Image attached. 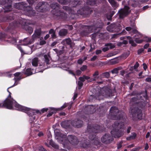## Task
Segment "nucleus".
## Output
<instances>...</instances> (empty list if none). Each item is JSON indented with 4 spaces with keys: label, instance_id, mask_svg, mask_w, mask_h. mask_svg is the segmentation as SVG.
Returning <instances> with one entry per match:
<instances>
[{
    "label": "nucleus",
    "instance_id": "1",
    "mask_svg": "<svg viewBox=\"0 0 151 151\" xmlns=\"http://www.w3.org/2000/svg\"><path fill=\"white\" fill-rule=\"evenodd\" d=\"M14 79L15 80V83L12 86L9 87L7 89V91L9 93V96L4 101V103L0 101V107H5L8 109H15L24 112L29 116V122L30 123H32L34 120L35 119L36 114H40V111L38 110L32 109L19 105L11 98L10 96L11 93L9 91L8 89L17 85V81L19 80V79L16 78H14Z\"/></svg>",
    "mask_w": 151,
    "mask_h": 151
},
{
    "label": "nucleus",
    "instance_id": "2",
    "mask_svg": "<svg viewBox=\"0 0 151 151\" xmlns=\"http://www.w3.org/2000/svg\"><path fill=\"white\" fill-rule=\"evenodd\" d=\"M54 133L55 138L58 142L63 145L64 147L66 148L69 143L73 145H75L78 142V139L75 136L69 135L67 140L66 135L63 134L62 132L60 130L55 129L54 131Z\"/></svg>",
    "mask_w": 151,
    "mask_h": 151
},
{
    "label": "nucleus",
    "instance_id": "3",
    "mask_svg": "<svg viewBox=\"0 0 151 151\" xmlns=\"http://www.w3.org/2000/svg\"><path fill=\"white\" fill-rule=\"evenodd\" d=\"M30 24L29 21L24 19L21 18L19 19L18 21H14L9 24V26L6 29V31L7 32H11V30L18 27H20L28 31L30 33H31L33 32V29L32 27L27 25Z\"/></svg>",
    "mask_w": 151,
    "mask_h": 151
},
{
    "label": "nucleus",
    "instance_id": "4",
    "mask_svg": "<svg viewBox=\"0 0 151 151\" xmlns=\"http://www.w3.org/2000/svg\"><path fill=\"white\" fill-rule=\"evenodd\" d=\"M124 123L118 121L115 122L112 125V130L111 133L115 138H119L123 135L124 129Z\"/></svg>",
    "mask_w": 151,
    "mask_h": 151
},
{
    "label": "nucleus",
    "instance_id": "5",
    "mask_svg": "<svg viewBox=\"0 0 151 151\" xmlns=\"http://www.w3.org/2000/svg\"><path fill=\"white\" fill-rule=\"evenodd\" d=\"M63 9L68 11V12L71 15H73L75 16L74 17H72V18H76V16L77 14H79L81 15H87L91 13L92 10L88 6H86L82 8L81 9L77 10L76 12V10H74V9L73 10L69 7L66 6H63Z\"/></svg>",
    "mask_w": 151,
    "mask_h": 151
},
{
    "label": "nucleus",
    "instance_id": "6",
    "mask_svg": "<svg viewBox=\"0 0 151 151\" xmlns=\"http://www.w3.org/2000/svg\"><path fill=\"white\" fill-rule=\"evenodd\" d=\"M50 7L53 9L52 11L53 17L57 19H64L67 17V14L61 11L58 4L56 3H52Z\"/></svg>",
    "mask_w": 151,
    "mask_h": 151
},
{
    "label": "nucleus",
    "instance_id": "7",
    "mask_svg": "<svg viewBox=\"0 0 151 151\" xmlns=\"http://www.w3.org/2000/svg\"><path fill=\"white\" fill-rule=\"evenodd\" d=\"M136 27L134 24L132 25V27H127L125 28L126 30L129 31L132 30V32L134 35L133 38L135 39V41L137 43H141L143 41V40L139 39L140 38L143 37V35L140 32H138L136 29Z\"/></svg>",
    "mask_w": 151,
    "mask_h": 151
},
{
    "label": "nucleus",
    "instance_id": "8",
    "mask_svg": "<svg viewBox=\"0 0 151 151\" xmlns=\"http://www.w3.org/2000/svg\"><path fill=\"white\" fill-rule=\"evenodd\" d=\"M101 129V127L100 126L96 125L94 127L88 126L86 131L89 133L88 138L91 140H93L96 138V135L94 133L100 132Z\"/></svg>",
    "mask_w": 151,
    "mask_h": 151
},
{
    "label": "nucleus",
    "instance_id": "9",
    "mask_svg": "<svg viewBox=\"0 0 151 151\" xmlns=\"http://www.w3.org/2000/svg\"><path fill=\"white\" fill-rule=\"evenodd\" d=\"M111 115L112 116L111 118L114 120L121 119L123 118L124 113L122 111H119L117 107L114 106L111 107L110 110Z\"/></svg>",
    "mask_w": 151,
    "mask_h": 151
},
{
    "label": "nucleus",
    "instance_id": "10",
    "mask_svg": "<svg viewBox=\"0 0 151 151\" xmlns=\"http://www.w3.org/2000/svg\"><path fill=\"white\" fill-rule=\"evenodd\" d=\"M102 23L101 21H100V22H97L95 25L92 26H85L84 27L86 29L81 32V34L83 36H86L90 32H92L94 29H96V28H101L102 25Z\"/></svg>",
    "mask_w": 151,
    "mask_h": 151
},
{
    "label": "nucleus",
    "instance_id": "11",
    "mask_svg": "<svg viewBox=\"0 0 151 151\" xmlns=\"http://www.w3.org/2000/svg\"><path fill=\"white\" fill-rule=\"evenodd\" d=\"M111 92V90L110 89H108L105 90L104 88L101 89L99 93L96 94V99L101 100L103 99L104 97H107L112 96Z\"/></svg>",
    "mask_w": 151,
    "mask_h": 151
},
{
    "label": "nucleus",
    "instance_id": "12",
    "mask_svg": "<svg viewBox=\"0 0 151 151\" xmlns=\"http://www.w3.org/2000/svg\"><path fill=\"white\" fill-rule=\"evenodd\" d=\"M13 0H0V5L4 10V12L10 11L12 9V3Z\"/></svg>",
    "mask_w": 151,
    "mask_h": 151
},
{
    "label": "nucleus",
    "instance_id": "13",
    "mask_svg": "<svg viewBox=\"0 0 151 151\" xmlns=\"http://www.w3.org/2000/svg\"><path fill=\"white\" fill-rule=\"evenodd\" d=\"M50 7V5L45 2H39L36 7V9L38 12H44L47 11Z\"/></svg>",
    "mask_w": 151,
    "mask_h": 151
},
{
    "label": "nucleus",
    "instance_id": "14",
    "mask_svg": "<svg viewBox=\"0 0 151 151\" xmlns=\"http://www.w3.org/2000/svg\"><path fill=\"white\" fill-rule=\"evenodd\" d=\"M122 29V27L119 23H112L107 27L108 31L112 32L119 31Z\"/></svg>",
    "mask_w": 151,
    "mask_h": 151
},
{
    "label": "nucleus",
    "instance_id": "15",
    "mask_svg": "<svg viewBox=\"0 0 151 151\" xmlns=\"http://www.w3.org/2000/svg\"><path fill=\"white\" fill-rule=\"evenodd\" d=\"M130 12L129 7L126 6H124L123 9H122L119 11L118 13L119 14V17L122 18L128 15Z\"/></svg>",
    "mask_w": 151,
    "mask_h": 151
},
{
    "label": "nucleus",
    "instance_id": "16",
    "mask_svg": "<svg viewBox=\"0 0 151 151\" xmlns=\"http://www.w3.org/2000/svg\"><path fill=\"white\" fill-rule=\"evenodd\" d=\"M44 58H45V62H40L39 64L40 66L44 67V68L45 69L48 68V65L50 64V58L48 54L45 55H44Z\"/></svg>",
    "mask_w": 151,
    "mask_h": 151
},
{
    "label": "nucleus",
    "instance_id": "17",
    "mask_svg": "<svg viewBox=\"0 0 151 151\" xmlns=\"http://www.w3.org/2000/svg\"><path fill=\"white\" fill-rule=\"evenodd\" d=\"M113 140V138L108 134H105L101 138V142L106 144L110 143Z\"/></svg>",
    "mask_w": 151,
    "mask_h": 151
},
{
    "label": "nucleus",
    "instance_id": "18",
    "mask_svg": "<svg viewBox=\"0 0 151 151\" xmlns=\"http://www.w3.org/2000/svg\"><path fill=\"white\" fill-rule=\"evenodd\" d=\"M148 0H129L128 1V4L133 7H135L137 5L147 1Z\"/></svg>",
    "mask_w": 151,
    "mask_h": 151
},
{
    "label": "nucleus",
    "instance_id": "19",
    "mask_svg": "<svg viewBox=\"0 0 151 151\" xmlns=\"http://www.w3.org/2000/svg\"><path fill=\"white\" fill-rule=\"evenodd\" d=\"M14 7L16 9L23 10H24L25 8H27V4L24 2L16 3L14 4Z\"/></svg>",
    "mask_w": 151,
    "mask_h": 151
},
{
    "label": "nucleus",
    "instance_id": "20",
    "mask_svg": "<svg viewBox=\"0 0 151 151\" xmlns=\"http://www.w3.org/2000/svg\"><path fill=\"white\" fill-rule=\"evenodd\" d=\"M72 125L74 127L79 128L81 127L83 124V122L78 119H75L71 122Z\"/></svg>",
    "mask_w": 151,
    "mask_h": 151
},
{
    "label": "nucleus",
    "instance_id": "21",
    "mask_svg": "<svg viewBox=\"0 0 151 151\" xmlns=\"http://www.w3.org/2000/svg\"><path fill=\"white\" fill-rule=\"evenodd\" d=\"M32 40L29 38H27L23 40H20L19 41V44L21 45H26L32 43Z\"/></svg>",
    "mask_w": 151,
    "mask_h": 151
},
{
    "label": "nucleus",
    "instance_id": "22",
    "mask_svg": "<svg viewBox=\"0 0 151 151\" xmlns=\"http://www.w3.org/2000/svg\"><path fill=\"white\" fill-rule=\"evenodd\" d=\"M6 42L7 43H10L13 44H16L17 43V40L14 38H9L7 40L6 38L4 39L3 38H0V43L3 42Z\"/></svg>",
    "mask_w": 151,
    "mask_h": 151
},
{
    "label": "nucleus",
    "instance_id": "23",
    "mask_svg": "<svg viewBox=\"0 0 151 151\" xmlns=\"http://www.w3.org/2000/svg\"><path fill=\"white\" fill-rule=\"evenodd\" d=\"M60 108H50L49 109H50V111H49V113L47 115V116H50L54 113H55L56 111L60 110Z\"/></svg>",
    "mask_w": 151,
    "mask_h": 151
},
{
    "label": "nucleus",
    "instance_id": "24",
    "mask_svg": "<svg viewBox=\"0 0 151 151\" xmlns=\"http://www.w3.org/2000/svg\"><path fill=\"white\" fill-rule=\"evenodd\" d=\"M36 72L34 71V70L33 69H31L30 68L27 69L25 73V74L28 76H30L33 73H35Z\"/></svg>",
    "mask_w": 151,
    "mask_h": 151
},
{
    "label": "nucleus",
    "instance_id": "25",
    "mask_svg": "<svg viewBox=\"0 0 151 151\" xmlns=\"http://www.w3.org/2000/svg\"><path fill=\"white\" fill-rule=\"evenodd\" d=\"M108 1L112 6L114 8V9L119 6L118 4L116 3L114 0H108Z\"/></svg>",
    "mask_w": 151,
    "mask_h": 151
},
{
    "label": "nucleus",
    "instance_id": "26",
    "mask_svg": "<svg viewBox=\"0 0 151 151\" xmlns=\"http://www.w3.org/2000/svg\"><path fill=\"white\" fill-rule=\"evenodd\" d=\"M67 30L64 29H61L59 32V35L61 37L65 36L67 33Z\"/></svg>",
    "mask_w": 151,
    "mask_h": 151
},
{
    "label": "nucleus",
    "instance_id": "27",
    "mask_svg": "<svg viewBox=\"0 0 151 151\" xmlns=\"http://www.w3.org/2000/svg\"><path fill=\"white\" fill-rule=\"evenodd\" d=\"M137 134L134 132H132L131 133V134L129 137H127L126 139L127 140H131L134 139L136 137Z\"/></svg>",
    "mask_w": 151,
    "mask_h": 151
},
{
    "label": "nucleus",
    "instance_id": "28",
    "mask_svg": "<svg viewBox=\"0 0 151 151\" xmlns=\"http://www.w3.org/2000/svg\"><path fill=\"white\" fill-rule=\"evenodd\" d=\"M39 61L38 58L36 57L34 58L32 60V65L35 67L37 66Z\"/></svg>",
    "mask_w": 151,
    "mask_h": 151
},
{
    "label": "nucleus",
    "instance_id": "29",
    "mask_svg": "<svg viewBox=\"0 0 151 151\" xmlns=\"http://www.w3.org/2000/svg\"><path fill=\"white\" fill-rule=\"evenodd\" d=\"M135 114L137 115V117L139 119H142V114L141 110L137 109L136 112H135Z\"/></svg>",
    "mask_w": 151,
    "mask_h": 151
},
{
    "label": "nucleus",
    "instance_id": "30",
    "mask_svg": "<svg viewBox=\"0 0 151 151\" xmlns=\"http://www.w3.org/2000/svg\"><path fill=\"white\" fill-rule=\"evenodd\" d=\"M129 40V42L132 46H136V44L134 42V40H132V37L130 36H127L126 37Z\"/></svg>",
    "mask_w": 151,
    "mask_h": 151
},
{
    "label": "nucleus",
    "instance_id": "31",
    "mask_svg": "<svg viewBox=\"0 0 151 151\" xmlns=\"http://www.w3.org/2000/svg\"><path fill=\"white\" fill-rule=\"evenodd\" d=\"M139 101L138 99L136 97H134L132 98L131 99L130 102V104H134L135 105L138 103Z\"/></svg>",
    "mask_w": 151,
    "mask_h": 151
},
{
    "label": "nucleus",
    "instance_id": "32",
    "mask_svg": "<svg viewBox=\"0 0 151 151\" xmlns=\"http://www.w3.org/2000/svg\"><path fill=\"white\" fill-rule=\"evenodd\" d=\"M40 31L39 30H36L35 34L32 35V37L33 38H39L40 35Z\"/></svg>",
    "mask_w": 151,
    "mask_h": 151
},
{
    "label": "nucleus",
    "instance_id": "33",
    "mask_svg": "<svg viewBox=\"0 0 151 151\" xmlns=\"http://www.w3.org/2000/svg\"><path fill=\"white\" fill-rule=\"evenodd\" d=\"M71 41L70 39L67 38L63 40L61 42V43L63 45L67 44L68 45H70L71 44Z\"/></svg>",
    "mask_w": 151,
    "mask_h": 151
},
{
    "label": "nucleus",
    "instance_id": "34",
    "mask_svg": "<svg viewBox=\"0 0 151 151\" xmlns=\"http://www.w3.org/2000/svg\"><path fill=\"white\" fill-rule=\"evenodd\" d=\"M72 105V103H70V104H65L64 105L61 106V108L60 109V110L63 109L65 108L67 106H68V110H70L71 107Z\"/></svg>",
    "mask_w": 151,
    "mask_h": 151
},
{
    "label": "nucleus",
    "instance_id": "35",
    "mask_svg": "<svg viewBox=\"0 0 151 151\" xmlns=\"http://www.w3.org/2000/svg\"><path fill=\"white\" fill-rule=\"evenodd\" d=\"M35 133V135H33L34 134H32V136L34 137H36L37 135L39 137H41L43 135V133L42 132H39L38 130H36Z\"/></svg>",
    "mask_w": 151,
    "mask_h": 151
},
{
    "label": "nucleus",
    "instance_id": "36",
    "mask_svg": "<svg viewBox=\"0 0 151 151\" xmlns=\"http://www.w3.org/2000/svg\"><path fill=\"white\" fill-rule=\"evenodd\" d=\"M99 74V72L98 71H96L95 72L93 75V80L95 81L99 78L98 76Z\"/></svg>",
    "mask_w": 151,
    "mask_h": 151
},
{
    "label": "nucleus",
    "instance_id": "37",
    "mask_svg": "<svg viewBox=\"0 0 151 151\" xmlns=\"http://www.w3.org/2000/svg\"><path fill=\"white\" fill-rule=\"evenodd\" d=\"M49 143L50 145L52 147L56 149H58V146L55 143L52 141L50 140Z\"/></svg>",
    "mask_w": 151,
    "mask_h": 151
},
{
    "label": "nucleus",
    "instance_id": "38",
    "mask_svg": "<svg viewBox=\"0 0 151 151\" xmlns=\"http://www.w3.org/2000/svg\"><path fill=\"white\" fill-rule=\"evenodd\" d=\"M68 122L67 121H64L62 122L61 123V126L64 128H66L68 127V125L67 124Z\"/></svg>",
    "mask_w": 151,
    "mask_h": 151
},
{
    "label": "nucleus",
    "instance_id": "39",
    "mask_svg": "<svg viewBox=\"0 0 151 151\" xmlns=\"http://www.w3.org/2000/svg\"><path fill=\"white\" fill-rule=\"evenodd\" d=\"M89 78V77L88 76H83L82 77H81L79 78L80 81L82 82H84L86 80H88Z\"/></svg>",
    "mask_w": 151,
    "mask_h": 151
},
{
    "label": "nucleus",
    "instance_id": "40",
    "mask_svg": "<svg viewBox=\"0 0 151 151\" xmlns=\"http://www.w3.org/2000/svg\"><path fill=\"white\" fill-rule=\"evenodd\" d=\"M26 14L28 16H31L34 15H35V12L32 10H30L29 11H27Z\"/></svg>",
    "mask_w": 151,
    "mask_h": 151
},
{
    "label": "nucleus",
    "instance_id": "41",
    "mask_svg": "<svg viewBox=\"0 0 151 151\" xmlns=\"http://www.w3.org/2000/svg\"><path fill=\"white\" fill-rule=\"evenodd\" d=\"M105 47H109L110 49H113L115 47L114 45L112 43H108L105 44Z\"/></svg>",
    "mask_w": 151,
    "mask_h": 151
},
{
    "label": "nucleus",
    "instance_id": "42",
    "mask_svg": "<svg viewBox=\"0 0 151 151\" xmlns=\"http://www.w3.org/2000/svg\"><path fill=\"white\" fill-rule=\"evenodd\" d=\"M96 0H89L87 2V4L91 5H93L96 4Z\"/></svg>",
    "mask_w": 151,
    "mask_h": 151
},
{
    "label": "nucleus",
    "instance_id": "43",
    "mask_svg": "<svg viewBox=\"0 0 151 151\" xmlns=\"http://www.w3.org/2000/svg\"><path fill=\"white\" fill-rule=\"evenodd\" d=\"M34 47V45H32L30 47H28V49H29L30 51L29 52H26L24 53L27 54H30L32 53V49Z\"/></svg>",
    "mask_w": 151,
    "mask_h": 151
},
{
    "label": "nucleus",
    "instance_id": "44",
    "mask_svg": "<svg viewBox=\"0 0 151 151\" xmlns=\"http://www.w3.org/2000/svg\"><path fill=\"white\" fill-rule=\"evenodd\" d=\"M58 2L62 4H66L69 1V0H58Z\"/></svg>",
    "mask_w": 151,
    "mask_h": 151
},
{
    "label": "nucleus",
    "instance_id": "45",
    "mask_svg": "<svg viewBox=\"0 0 151 151\" xmlns=\"http://www.w3.org/2000/svg\"><path fill=\"white\" fill-rule=\"evenodd\" d=\"M68 66L65 64H63L61 65V68L64 70H67L68 69Z\"/></svg>",
    "mask_w": 151,
    "mask_h": 151
},
{
    "label": "nucleus",
    "instance_id": "46",
    "mask_svg": "<svg viewBox=\"0 0 151 151\" xmlns=\"http://www.w3.org/2000/svg\"><path fill=\"white\" fill-rule=\"evenodd\" d=\"M102 76L108 78L109 76V73L107 72L104 73L102 74Z\"/></svg>",
    "mask_w": 151,
    "mask_h": 151
},
{
    "label": "nucleus",
    "instance_id": "47",
    "mask_svg": "<svg viewBox=\"0 0 151 151\" xmlns=\"http://www.w3.org/2000/svg\"><path fill=\"white\" fill-rule=\"evenodd\" d=\"M78 84L79 86V87L78 88V89H81V87L83 85V82L81 81H79L78 82Z\"/></svg>",
    "mask_w": 151,
    "mask_h": 151
},
{
    "label": "nucleus",
    "instance_id": "48",
    "mask_svg": "<svg viewBox=\"0 0 151 151\" xmlns=\"http://www.w3.org/2000/svg\"><path fill=\"white\" fill-rule=\"evenodd\" d=\"M119 34H114V35H111V38H116L117 37H119Z\"/></svg>",
    "mask_w": 151,
    "mask_h": 151
},
{
    "label": "nucleus",
    "instance_id": "49",
    "mask_svg": "<svg viewBox=\"0 0 151 151\" xmlns=\"http://www.w3.org/2000/svg\"><path fill=\"white\" fill-rule=\"evenodd\" d=\"M111 72L112 74H117L118 71L116 68H115L111 71Z\"/></svg>",
    "mask_w": 151,
    "mask_h": 151
},
{
    "label": "nucleus",
    "instance_id": "50",
    "mask_svg": "<svg viewBox=\"0 0 151 151\" xmlns=\"http://www.w3.org/2000/svg\"><path fill=\"white\" fill-rule=\"evenodd\" d=\"M87 68V66L86 65H83L80 68L81 70L82 71L85 70Z\"/></svg>",
    "mask_w": 151,
    "mask_h": 151
},
{
    "label": "nucleus",
    "instance_id": "51",
    "mask_svg": "<svg viewBox=\"0 0 151 151\" xmlns=\"http://www.w3.org/2000/svg\"><path fill=\"white\" fill-rule=\"evenodd\" d=\"M129 52L124 53L123 54V57L125 58H127L129 55Z\"/></svg>",
    "mask_w": 151,
    "mask_h": 151
},
{
    "label": "nucleus",
    "instance_id": "52",
    "mask_svg": "<svg viewBox=\"0 0 151 151\" xmlns=\"http://www.w3.org/2000/svg\"><path fill=\"white\" fill-rule=\"evenodd\" d=\"M72 3H74V4H73V7H75V6H77L78 4H79V3L78 2V1H73L72 2Z\"/></svg>",
    "mask_w": 151,
    "mask_h": 151
},
{
    "label": "nucleus",
    "instance_id": "53",
    "mask_svg": "<svg viewBox=\"0 0 151 151\" xmlns=\"http://www.w3.org/2000/svg\"><path fill=\"white\" fill-rule=\"evenodd\" d=\"M109 48L108 47H106L102 49V50L103 52H105L109 50Z\"/></svg>",
    "mask_w": 151,
    "mask_h": 151
},
{
    "label": "nucleus",
    "instance_id": "54",
    "mask_svg": "<svg viewBox=\"0 0 151 151\" xmlns=\"http://www.w3.org/2000/svg\"><path fill=\"white\" fill-rule=\"evenodd\" d=\"M48 109L47 108H44L42 109L41 110V111L42 113H44L45 112L47 111Z\"/></svg>",
    "mask_w": 151,
    "mask_h": 151
},
{
    "label": "nucleus",
    "instance_id": "55",
    "mask_svg": "<svg viewBox=\"0 0 151 151\" xmlns=\"http://www.w3.org/2000/svg\"><path fill=\"white\" fill-rule=\"evenodd\" d=\"M122 142H119L117 144V147L118 149L122 147Z\"/></svg>",
    "mask_w": 151,
    "mask_h": 151
},
{
    "label": "nucleus",
    "instance_id": "56",
    "mask_svg": "<svg viewBox=\"0 0 151 151\" xmlns=\"http://www.w3.org/2000/svg\"><path fill=\"white\" fill-rule=\"evenodd\" d=\"M144 51V49L143 48H141L139 49L138 50L137 52L139 54H140Z\"/></svg>",
    "mask_w": 151,
    "mask_h": 151
},
{
    "label": "nucleus",
    "instance_id": "57",
    "mask_svg": "<svg viewBox=\"0 0 151 151\" xmlns=\"http://www.w3.org/2000/svg\"><path fill=\"white\" fill-rule=\"evenodd\" d=\"M39 150L40 151H46V150L42 146L40 147L39 149Z\"/></svg>",
    "mask_w": 151,
    "mask_h": 151
},
{
    "label": "nucleus",
    "instance_id": "58",
    "mask_svg": "<svg viewBox=\"0 0 151 151\" xmlns=\"http://www.w3.org/2000/svg\"><path fill=\"white\" fill-rule=\"evenodd\" d=\"M139 64L137 63L136 62L135 65L134 66V69L137 68L139 66Z\"/></svg>",
    "mask_w": 151,
    "mask_h": 151
},
{
    "label": "nucleus",
    "instance_id": "59",
    "mask_svg": "<svg viewBox=\"0 0 151 151\" xmlns=\"http://www.w3.org/2000/svg\"><path fill=\"white\" fill-rule=\"evenodd\" d=\"M127 32L124 30V29L121 33L119 34V35H125L127 34Z\"/></svg>",
    "mask_w": 151,
    "mask_h": 151
},
{
    "label": "nucleus",
    "instance_id": "60",
    "mask_svg": "<svg viewBox=\"0 0 151 151\" xmlns=\"http://www.w3.org/2000/svg\"><path fill=\"white\" fill-rule=\"evenodd\" d=\"M81 71L80 70H77L76 71V73L77 75H79L81 73Z\"/></svg>",
    "mask_w": 151,
    "mask_h": 151
},
{
    "label": "nucleus",
    "instance_id": "61",
    "mask_svg": "<svg viewBox=\"0 0 151 151\" xmlns=\"http://www.w3.org/2000/svg\"><path fill=\"white\" fill-rule=\"evenodd\" d=\"M97 58V56L96 55L93 56L92 58L91 59V61H94L96 60Z\"/></svg>",
    "mask_w": 151,
    "mask_h": 151
},
{
    "label": "nucleus",
    "instance_id": "62",
    "mask_svg": "<svg viewBox=\"0 0 151 151\" xmlns=\"http://www.w3.org/2000/svg\"><path fill=\"white\" fill-rule=\"evenodd\" d=\"M112 16H113L112 15H111V14H110L109 16V15L107 16V19L109 20H111V18Z\"/></svg>",
    "mask_w": 151,
    "mask_h": 151
},
{
    "label": "nucleus",
    "instance_id": "63",
    "mask_svg": "<svg viewBox=\"0 0 151 151\" xmlns=\"http://www.w3.org/2000/svg\"><path fill=\"white\" fill-rule=\"evenodd\" d=\"M101 50H96V53L97 55L100 54L101 52Z\"/></svg>",
    "mask_w": 151,
    "mask_h": 151
},
{
    "label": "nucleus",
    "instance_id": "64",
    "mask_svg": "<svg viewBox=\"0 0 151 151\" xmlns=\"http://www.w3.org/2000/svg\"><path fill=\"white\" fill-rule=\"evenodd\" d=\"M46 43V41L45 40H41L40 42V45H43Z\"/></svg>",
    "mask_w": 151,
    "mask_h": 151
}]
</instances>
